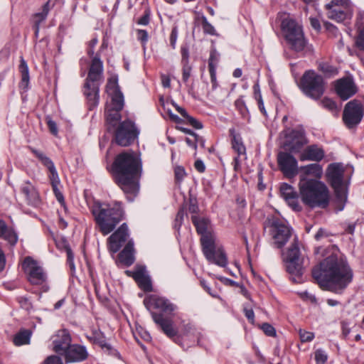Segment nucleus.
<instances>
[{
  "instance_id": "nucleus-1",
  "label": "nucleus",
  "mask_w": 364,
  "mask_h": 364,
  "mask_svg": "<svg viewBox=\"0 0 364 364\" xmlns=\"http://www.w3.org/2000/svg\"><path fill=\"white\" fill-rule=\"evenodd\" d=\"M312 276L322 289L341 294L352 282L353 272L346 259L333 255L313 269Z\"/></svg>"
},
{
  "instance_id": "nucleus-2",
  "label": "nucleus",
  "mask_w": 364,
  "mask_h": 364,
  "mask_svg": "<svg viewBox=\"0 0 364 364\" xmlns=\"http://www.w3.org/2000/svg\"><path fill=\"white\" fill-rule=\"evenodd\" d=\"M141 159L133 151H122L116 156L112 165L115 183L129 200V195L135 196L139 191V181L141 175Z\"/></svg>"
},
{
  "instance_id": "nucleus-3",
  "label": "nucleus",
  "mask_w": 364,
  "mask_h": 364,
  "mask_svg": "<svg viewBox=\"0 0 364 364\" xmlns=\"http://www.w3.org/2000/svg\"><path fill=\"white\" fill-rule=\"evenodd\" d=\"M96 228L103 235L111 233L117 225L124 219L125 213L121 202L112 204L95 201L91 208Z\"/></svg>"
},
{
  "instance_id": "nucleus-4",
  "label": "nucleus",
  "mask_w": 364,
  "mask_h": 364,
  "mask_svg": "<svg viewBox=\"0 0 364 364\" xmlns=\"http://www.w3.org/2000/svg\"><path fill=\"white\" fill-rule=\"evenodd\" d=\"M299 196L302 203L311 209L327 208L330 202L326 185L316 179L301 177L299 183Z\"/></svg>"
},
{
  "instance_id": "nucleus-5",
  "label": "nucleus",
  "mask_w": 364,
  "mask_h": 364,
  "mask_svg": "<svg viewBox=\"0 0 364 364\" xmlns=\"http://www.w3.org/2000/svg\"><path fill=\"white\" fill-rule=\"evenodd\" d=\"M191 220L197 232L201 235L200 243L205 258L218 266L225 267L228 263L226 255L223 250L215 249V237L212 232L208 231L209 220L196 215H192Z\"/></svg>"
},
{
  "instance_id": "nucleus-6",
  "label": "nucleus",
  "mask_w": 364,
  "mask_h": 364,
  "mask_svg": "<svg viewBox=\"0 0 364 364\" xmlns=\"http://www.w3.org/2000/svg\"><path fill=\"white\" fill-rule=\"evenodd\" d=\"M103 62L99 54H96L91 60L87 76L83 86V93L85 95L89 109L97 107L100 100V86L104 81Z\"/></svg>"
},
{
  "instance_id": "nucleus-7",
  "label": "nucleus",
  "mask_w": 364,
  "mask_h": 364,
  "mask_svg": "<svg viewBox=\"0 0 364 364\" xmlns=\"http://www.w3.org/2000/svg\"><path fill=\"white\" fill-rule=\"evenodd\" d=\"M281 28L289 50L304 56L312 51V46L305 37L303 28L295 20L285 18L281 23Z\"/></svg>"
},
{
  "instance_id": "nucleus-8",
  "label": "nucleus",
  "mask_w": 364,
  "mask_h": 364,
  "mask_svg": "<svg viewBox=\"0 0 364 364\" xmlns=\"http://www.w3.org/2000/svg\"><path fill=\"white\" fill-rule=\"evenodd\" d=\"M326 178L333 188L338 210H342L347 201V188L343 181L344 168L341 164L333 163L328 165Z\"/></svg>"
},
{
  "instance_id": "nucleus-9",
  "label": "nucleus",
  "mask_w": 364,
  "mask_h": 364,
  "mask_svg": "<svg viewBox=\"0 0 364 364\" xmlns=\"http://www.w3.org/2000/svg\"><path fill=\"white\" fill-rule=\"evenodd\" d=\"M299 87L308 97L317 100L321 98L325 91V82L322 76L315 71L309 70L302 75Z\"/></svg>"
},
{
  "instance_id": "nucleus-10",
  "label": "nucleus",
  "mask_w": 364,
  "mask_h": 364,
  "mask_svg": "<svg viewBox=\"0 0 364 364\" xmlns=\"http://www.w3.org/2000/svg\"><path fill=\"white\" fill-rule=\"evenodd\" d=\"M114 142L120 146H129L138 139L139 130L130 119L119 122L116 127L112 129Z\"/></svg>"
},
{
  "instance_id": "nucleus-11",
  "label": "nucleus",
  "mask_w": 364,
  "mask_h": 364,
  "mask_svg": "<svg viewBox=\"0 0 364 364\" xmlns=\"http://www.w3.org/2000/svg\"><path fill=\"white\" fill-rule=\"evenodd\" d=\"M284 261L287 271L292 276L293 282H299L303 274V267L297 240L295 239L288 249Z\"/></svg>"
},
{
  "instance_id": "nucleus-12",
  "label": "nucleus",
  "mask_w": 364,
  "mask_h": 364,
  "mask_svg": "<svg viewBox=\"0 0 364 364\" xmlns=\"http://www.w3.org/2000/svg\"><path fill=\"white\" fill-rule=\"evenodd\" d=\"M328 18L337 22L350 19L353 14L352 6L349 0H331L326 5Z\"/></svg>"
},
{
  "instance_id": "nucleus-13",
  "label": "nucleus",
  "mask_w": 364,
  "mask_h": 364,
  "mask_svg": "<svg viewBox=\"0 0 364 364\" xmlns=\"http://www.w3.org/2000/svg\"><path fill=\"white\" fill-rule=\"evenodd\" d=\"M364 109L362 102L358 100L348 102L344 107L343 120L348 129L356 127L362 120Z\"/></svg>"
},
{
  "instance_id": "nucleus-14",
  "label": "nucleus",
  "mask_w": 364,
  "mask_h": 364,
  "mask_svg": "<svg viewBox=\"0 0 364 364\" xmlns=\"http://www.w3.org/2000/svg\"><path fill=\"white\" fill-rule=\"evenodd\" d=\"M308 144L305 132L301 129H289L284 134V149L290 153H299Z\"/></svg>"
},
{
  "instance_id": "nucleus-15",
  "label": "nucleus",
  "mask_w": 364,
  "mask_h": 364,
  "mask_svg": "<svg viewBox=\"0 0 364 364\" xmlns=\"http://www.w3.org/2000/svg\"><path fill=\"white\" fill-rule=\"evenodd\" d=\"M22 267L28 274V280L32 284L39 285L46 282V274L43 269L31 257L24 259Z\"/></svg>"
},
{
  "instance_id": "nucleus-16",
  "label": "nucleus",
  "mask_w": 364,
  "mask_h": 364,
  "mask_svg": "<svg viewBox=\"0 0 364 364\" xmlns=\"http://www.w3.org/2000/svg\"><path fill=\"white\" fill-rule=\"evenodd\" d=\"M274 243L278 248H282L291 237L290 228L279 218H273L270 221Z\"/></svg>"
},
{
  "instance_id": "nucleus-17",
  "label": "nucleus",
  "mask_w": 364,
  "mask_h": 364,
  "mask_svg": "<svg viewBox=\"0 0 364 364\" xmlns=\"http://www.w3.org/2000/svg\"><path fill=\"white\" fill-rule=\"evenodd\" d=\"M129 237L128 227L122 223L108 238L107 248L112 254L117 253Z\"/></svg>"
},
{
  "instance_id": "nucleus-18",
  "label": "nucleus",
  "mask_w": 364,
  "mask_h": 364,
  "mask_svg": "<svg viewBox=\"0 0 364 364\" xmlns=\"http://www.w3.org/2000/svg\"><path fill=\"white\" fill-rule=\"evenodd\" d=\"M277 161L280 170L287 178H293L297 174V161L295 157L289 153H279L277 156Z\"/></svg>"
},
{
  "instance_id": "nucleus-19",
  "label": "nucleus",
  "mask_w": 364,
  "mask_h": 364,
  "mask_svg": "<svg viewBox=\"0 0 364 364\" xmlns=\"http://www.w3.org/2000/svg\"><path fill=\"white\" fill-rule=\"evenodd\" d=\"M279 191L281 196L293 210L299 212L302 210L299 202V195L293 186L288 183H283L280 186Z\"/></svg>"
},
{
  "instance_id": "nucleus-20",
  "label": "nucleus",
  "mask_w": 364,
  "mask_h": 364,
  "mask_svg": "<svg viewBox=\"0 0 364 364\" xmlns=\"http://www.w3.org/2000/svg\"><path fill=\"white\" fill-rule=\"evenodd\" d=\"M151 316L154 321L160 326L163 332L173 341L177 343L178 337H177L178 331L173 327V321L167 318H164L161 314L151 312Z\"/></svg>"
},
{
  "instance_id": "nucleus-21",
  "label": "nucleus",
  "mask_w": 364,
  "mask_h": 364,
  "mask_svg": "<svg viewBox=\"0 0 364 364\" xmlns=\"http://www.w3.org/2000/svg\"><path fill=\"white\" fill-rule=\"evenodd\" d=\"M134 247L132 240H128L124 249L119 253L116 264L119 267H128L134 264Z\"/></svg>"
},
{
  "instance_id": "nucleus-22",
  "label": "nucleus",
  "mask_w": 364,
  "mask_h": 364,
  "mask_svg": "<svg viewBox=\"0 0 364 364\" xmlns=\"http://www.w3.org/2000/svg\"><path fill=\"white\" fill-rule=\"evenodd\" d=\"M144 304L148 309H160L166 313H171L174 311L175 306L168 299L157 296H151L144 300Z\"/></svg>"
},
{
  "instance_id": "nucleus-23",
  "label": "nucleus",
  "mask_w": 364,
  "mask_h": 364,
  "mask_svg": "<svg viewBox=\"0 0 364 364\" xmlns=\"http://www.w3.org/2000/svg\"><path fill=\"white\" fill-rule=\"evenodd\" d=\"M107 88L108 90H112L111 95V105L110 107L118 109H122L124 107V97L123 94L119 90L117 78H111L108 80Z\"/></svg>"
},
{
  "instance_id": "nucleus-24",
  "label": "nucleus",
  "mask_w": 364,
  "mask_h": 364,
  "mask_svg": "<svg viewBox=\"0 0 364 364\" xmlns=\"http://www.w3.org/2000/svg\"><path fill=\"white\" fill-rule=\"evenodd\" d=\"M21 193L24 196L28 205L38 207L41 204L39 193L30 181H26L21 185Z\"/></svg>"
},
{
  "instance_id": "nucleus-25",
  "label": "nucleus",
  "mask_w": 364,
  "mask_h": 364,
  "mask_svg": "<svg viewBox=\"0 0 364 364\" xmlns=\"http://www.w3.org/2000/svg\"><path fill=\"white\" fill-rule=\"evenodd\" d=\"M336 91L343 100H346L355 94L357 90L353 81L346 77L341 79L337 82Z\"/></svg>"
},
{
  "instance_id": "nucleus-26",
  "label": "nucleus",
  "mask_w": 364,
  "mask_h": 364,
  "mask_svg": "<svg viewBox=\"0 0 364 364\" xmlns=\"http://www.w3.org/2000/svg\"><path fill=\"white\" fill-rule=\"evenodd\" d=\"M64 357L67 363L81 362L87 359L88 352L84 346L73 344L67 349Z\"/></svg>"
},
{
  "instance_id": "nucleus-27",
  "label": "nucleus",
  "mask_w": 364,
  "mask_h": 364,
  "mask_svg": "<svg viewBox=\"0 0 364 364\" xmlns=\"http://www.w3.org/2000/svg\"><path fill=\"white\" fill-rule=\"evenodd\" d=\"M325 156L324 150L316 144L308 146L300 154L299 159L301 161H321Z\"/></svg>"
},
{
  "instance_id": "nucleus-28",
  "label": "nucleus",
  "mask_w": 364,
  "mask_h": 364,
  "mask_svg": "<svg viewBox=\"0 0 364 364\" xmlns=\"http://www.w3.org/2000/svg\"><path fill=\"white\" fill-rule=\"evenodd\" d=\"M70 343L71 337L70 334L65 331H62L60 334H58L57 338L53 342V350L56 353L65 356L67 349L71 346Z\"/></svg>"
},
{
  "instance_id": "nucleus-29",
  "label": "nucleus",
  "mask_w": 364,
  "mask_h": 364,
  "mask_svg": "<svg viewBox=\"0 0 364 364\" xmlns=\"http://www.w3.org/2000/svg\"><path fill=\"white\" fill-rule=\"evenodd\" d=\"M89 339L95 344L100 346L108 354L119 357V353L106 341L105 335L101 331H94Z\"/></svg>"
},
{
  "instance_id": "nucleus-30",
  "label": "nucleus",
  "mask_w": 364,
  "mask_h": 364,
  "mask_svg": "<svg viewBox=\"0 0 364 364\" xmlns=\"http://www.w3.org/2000/svg\"><path fill=\"white\" fill-rule=\"evenodd\" d=\"M134 274V281L141 289L144 291H151L152 290L151 279L146 274L145 267L136 266Z\"/></svg>"
},
{
  "instance_id": "nucleus-31",
  "label": "nucleus",
  "mask_w": 364,
  "mask_h": 364,
  "mask_svg": "<svg viewBox=\"0 0 364 364\" xmlns=\"http://www.w3.org/2000/svg\"><path fill=\"white\" fill-rule=\"evenodd\" d=\"M219 58L220 54L217 52L215 48H212L208 59V70L210 75L212 87L213 90H215L218 86L216 78V68L219 62Z\"/></svg>"
},
{
  "instance_id": "nucleus-32",
  "label": "nucleus",
  "mask_w": 364,
  "mask_h": 364,
  "mask_svg": "<svg viewBox=\"0 0 364 364\" xmlns=\"http://www.w3.org/2000/svg\"><path fill=\"white\" fill-rule=\"evenodd\" d=\"M0 238H3L11 246H14L18 241V235L15 230L7 226L6 223L0 220Z\"/></svg>"
},
{
  "instance_id": "nucleus-33",
  "label": "nucleus",
  "mask_w": 364,
  "mask_h": 364,
  "mask_svg": "<svg viewBox=\"0 0 364 364\" xmlns=\"http://www.w3.org/2000/svg\"><path fill=\"white\" fill-rule=\"evenodd\" d=\"M122 109L112 107H109L106 109L105 117L108 132H111L112 129L116 127L120 122L119 121L121 120L122 116L119 112Z\"/></svg>"
},
{
  "instance_id": "nucleus-34",
  "label": "nucleus",
  "mask_w": 364,
  "mask_h": 364,
  "mask_svg": "<svg viewBox=\"0 0 364 364\" xmlns=\"http://www.w3.org/2000/svg\"><path fill=\"white\" fill-rule=\"evenodd\" d=\"M230 136H231L232 147L238 156L246 154V148L243 144L242 138L239 134H237L234 129H230Z\"/></svg>"
},
{
  "instance_id": "nucleus-35",
  "label": "nucleus",
  "mask_w": 364,
  "mask_h": 364,
  "mask_svg": "<svg viewBox=\"0 0 364 364\" xmlns=\"http://www.w3.org/2000/svg\"><path fill=\"white\" fill-rule=\"evenodd\" d=\"M19 71L21 75V79L19 82V88L26 91L29 86L30 77L28 67L26 60L22 57L20 60Z\"/></svg>"
},
{
  "instance_id": "nucleus-36",
  "label": "nucleus",
  "mask_w": 364,
  "mask_h": 364,
  "mask_svg": "<svg viewBox=\"0 0 364 364\" xmlns=\"http://www.w3.org/2000/svg\"><path fill=\"white\" fill-rule=\"evenodd\" d=\"M31 336V331L30 330L24 329L20 331L14 338V343L16 346H22L28 344Z\"/></svg>"
},
{
  "instance_id": "nucleus-37",
  "label": "nucleus",
  "mask_w": 364,
  "mask_h": 364,
  "mask_svg": "<svg viewBox=\"0 0 364 364\" xmlns=\"http://www.w3.org/2000/svg\"><path fill=\"white\" fill-rule=\"evenodd\" d=\"M301 169L304 171L306 174L314 175L317 177H320L322 173V168L318 164H311L301 167Z\"/></svg>"
},
{
  "instance_id": "nucleus-38",
  "label": "nucleus",
  "mask_w": 364,
  "mask_h": 364,
  "mask_svg": "<svg viewBox=\"0 0 364 364\" xmlns=\"http://www.w3.org/2000/svg\"><path fill=\"white\" fill-rule=\"evenodd\" d=\"M198 20L200 21V23L203 30V32L206 34L211 36H216L217 33L215 28L208 21L207 18L202 15L200 17H198Z\"/></svg>"
},
{
  "instance_id": "nucleus-39",
  "label": "nucleus",
  "mask_w": 364,
  "mask_h": 364,
  "mask_svg": "<svg viewBox=\"0 0 364 364\" xmlns=\"http://www.w3.org/2000/svg\"><path fill=\"white\" fill-rule=\"evenodd\" d=\"M235 105L243 117L247 115L248 109L242 96L235 100Z\"/></svg>"
},
{
  "instance_id": "nucleus-40",
  "label": "nucleus",
  "mask_w": 364,
  "mask_h": 364,
  "mask_svg": "<svg viewBox=\"0 0 364 364\" xmlns=\"http://www.w3.org/2000/svg\"><path fill=\"white\" fill-rule=\"evenodd\" d=\"M318 69L319 70H321L324 74L328 76L335 75L337 74V70L334 67L328 65V63H320L318 65Z\"/></svg>"
},
{
  "instance_id": "nucleus-41",
  "label": "nucleus",
  "mask_w": 364,
  "mask_h": 364,
  "mask_svg": "<svg viewBox=\"0 0 364 364\" xmlns=\"http://www.w3.org/2000/svg\"><path fill=\"white\" fill-rule=\"evenodd\" d=\"M185 214H186L185 213V208L181 207L179 209V210L178 211L177 215L175 218V221H174V224H173V227L175 229L178 230L180 228V227L182 225Z\"/></svg>"
},
{
  "instance_id": "nucleus-42",
  "label": "nucleus",
  "mask_w": 364,
  "mask_h": 364,
  "mask_svg": "<svg viewBox=\"0 0 364 364\" xmlns=\"http://www.w3.org/2000/svg\"><path fill=\"white\" fill-rule=\"evenodd\" d=\"M327 359L328 355L324 350L318 349L315 351V360L316 364H325Z\"/></svg>"
},
{
  "instance_id": "nucleus-43",
  "label": "nucleus",
  "mask_w": 364,
  "mask_h": 364,
  "mask_svg": "<svg viewBox=\"0 0 364 364\" xmlns=\"http://www.w3.org/2000/svg\"><path fill=\"white\" fill-rule=\"evenodd\" d=\"M186 174L185 169L183 166H178L175 168L174 175L177 183H181L183 180Z\"/></svg>"
},
{
  "instance_id": "nucleus-44",
  "label": "nucleus",
  "mask_w": 364,
  "mask_h": 364,
  "mask_svg": "<svg viewBox=\"0 0 364 364\" xmlns=\"http://www.w3.org/2000/svg\"><path fill=\"white\" fill-rule=\"evenodd\" d=\"M48 171L50 173L49 178L50 180V183H51L52 187L53 186H58V185L60 184V179L58 177V172L55 169V167H54Z\"/></svg>"
},
{
  "instance_id": "nucleus-45",
  "label": "nucleus",
  "mask_w": 364,
  "mask_h": 364,
  "mask_svg": "<svg viewBox=\"0 0 364 364\" xmlns=\"http://www.w3.org/2000/svg\"><path fill=\"white\" fill-rule=\"evenodd\" d=\"M66 254H67V261L69 264V267L71 270L75 269V264H74V255L71 250V248L69 245H65V247Z\"/></svg>"
},
{
  "instance_id": "nucleus-46",
  "label": "nucleus",
  "mask_w": 364,
  "mask_h": 364,
  "mask_svg": "<svg viewBox=\"0 0 364 364\" xmlns=\"http://www.w3.org/2000/svg\"><path fill=\"white\" fill-rule=\"evenodd\" d=\"M53 191L54 192V194L56 197V199L61 204V205L64 208L65 210H67V208L65 206V199L63 193L59 190L58 186H53Z\"/></svg>"
},
{
  "instance_id": "nucleus-47",
  "label": "nucleus",
  "mask_w": 364,
  "mask_h": 364,
  "mask_svg": "<svg viewBox=\"0 0 364 364\" xmlns=\"http://www.w3.org/2000/svg\"><path fill=\"white\" fill-rule=\"evenodd\" d=\"M261 328L262 329L264 333L268 336L274 337L276 336L275 328L268 323H263L262 325Z\"/></svg>"
},
{
  "instance_id": "nucleus-48",
  "label": "nucleus",
  "mask_w": 364,
  "mask_h": 364,
  "mask_svg": "<svg viewBox=\"0 0 364 364\" xmlns=\"http://www.w3.org/2000/svg\"><path fill=\"white\" fill-rule=\"evenodd\" d=\"M321 104L322 105V106L323 107H325L331 111H333L336 109V104L335 103L334 101H333L332 100H331L329 98H326V97L323 98L321 101Z\"/></svg>"
},
{
  "instance_id": "nucleus-49",
  "label": "nucleus",
  "mask_w": 364,
  "mask_h": 364,
  "mask_svg": "<svg viewBox=\"0 0 364 364\" xmlns=\"http://www.w3.org/2000/svg\"><path fill=\"white\" fill-rule=\"evenodd\" d=\"M18 301L22 309L26 311L32 309V304L28 298L20 296L18 298Z\"/></svg>"
},
{
  "instance_id": "nucleus-50",
  "label": "nucleus",
  "mask_w": 364,
  "mask_h": 364,
  "mask_svg": "<svg viewBox=\"0 0 364 364\" xmlns=\"http://www.w3.org/2000/svg\"><path fill=\"white\" fill-rule=\"evenodd\" d=\"M184 118L188 121V123L191 125L193 128L200 129L203 128V124L200 122L198 121L196 118L190 116H185Z\"/></svg>"
},
{
  "instance_id": "nucleus-51",
  "label": "nucleus",
  "mask_w": 364,
  "mask_h": 364,
  "mask_svg": "<svg viewBox=\"0 0 364 364\" xmlns=\"http://www.w3.org/2000/svg\"><path fill=\"white\" fill-rule=\"evenodd\" d=\"M183 65V75L182 79L184 82H187L191 76L192 68L189 63H182Z\"/></svg>"
},
{
  "instance_id": "nucleus-52",
  "label": "nucleus",
  "mask_w": 364,
  "mask_h": 364,
  "mask_svg": "<svg viewBox=\"0 0 364 364\" xmlns=\"http://www.w3.org/2000/svg\"><path fill=\"white\" fill-rule=\"evenodd\" d=\"M299 336L302 342L311 341L314 338V334L311 332L300 331Z\"/></svg>"
},
{
  "instance_id": "nucleus-53",
  "label": "nucleus",
  "mask_w": 364,
  "mask_h": 364,
  "mask_svg": "<svg viewBox=\"0 0 364 364\" xmlns=\"http://www.w3.org/2000/svg\"><path fill=\"white\" fill-rule=\"evenodd\" d=\"M188 210L191 213H197L199 210L196 198L191 197L189 198Z\"/></svg>"
},
{
  "instance_id": "nucleus-54",
  "label": "nucleus",
  "mask_w": 364,
  "mask_h": 364,
  "mask_svg": "<svg viewBox=\"0 0 364 364\" xmlns=\"http://www.w3.org/2000/svg\"><path fill=\"white\" fill-rule=\"evenodd\" d=\"M181 63H189V49L188 46H184L181 48Z\"/></svg>"
},
{
  "instance_id": "nucleus-55",
  "label": "nucleus",
  "mask_w": 364,
  "mask_h": 364,
  "mask_svg": "<svg viewBox=\"0 0 364 364\" xmlns=\"http://www.w3.org/2000/svg\"><path fill=\"white\" fill-rule=\"evenodd\" d=\"M44 364H63L61 358L57 355H50L45 360Z\"/></svg>"
},
{
  "instance_id": "nucleus-56",
  "label": "nucleus",
  "mask_w": 364,
  "mask_h": 364,
  "mask_svg": "<svg viewBox=\"0 0 364 364\" xmlns=\"http://www.w3.org/2000/svg\"><path fill=\"white\" fill-rule=\"evenodd\" d=\"M47 124L50 133L55 136L58 134V127L56 123L52 120L50 118L48 119Z\"/></svg>"
},
{
  "instance_id": "nucleus-57",
  "label": "nucleus",
  "mask_w": 364,
  "mask_h": 364,
  "mask_svg": "<svg viewBox=\"0 0 364 364\" xmlns=\"http://www.w3.org/2000/svg\"><path fill=\"white\" fill-rule=\"evenodd\" d=\"M148 33L145 30H138L137 31V38L142 43H145L148 41Z\"/></svg>"
},
{
  "instance_id": "nucleus-58",
  "label": "nucleus",
  "mask_w": 364,
  "mask_h": 364,
  "mask_svg": "<svg viewBox=\"0 0 364 364\" xmlns=\"http://www.w3.org/2000/svg\"><path fill=\"white\" fill-rule=\"evenodd\" d=\"M98 42V40L97 38H92L90 43H89V47L90 48L88 49L87 50V55L90 56V57H94V54H95V51H94V48L95 46L97 45Z\"/></svg>"
},
{
  "instance_id": "nucleus-59",
  "label": "nucleus",
  "mask_w": 364,
  "mask_h": 364,
  "mask_svg": "<svg viewBox=\"0 0 364 364\" xmlns=\"http://www.w3.org/2000/svg\"><path fill=\"white\" fill-rule=\"evenodd\" d=\"M149 23V12L148 11H146L144 14L140 17L137 23L143 26H146Z\"/></svg>"
},
{
  "instance_id": "nucleus-60",
  "label": "nucleus",
  "mask_w": 364,
  "mask_h": 364,
  "mask_svg": "<svg viewBox=\"0 0 364 364\" xmlns=\"http://www.w3.org/2000/svg\"><path fill=\"white\" fill-rule=\"evenodd\" d=\"M243 311L245 313V316L246 318L251 322L253 323L255 320V313L252 309H248L247 307H244Z\"/></svg>"
},
{
  "instance_id": "nucleus-61",
  "label": "nucleus",
  "mask_w": 364,
  "mask_h": 364,
  "mask_svg": "<svg viewBox=\"0 0 364 364\" xmlns=\"http://www.w3.org/2000/svg\"><path fill=\"white\" fill-rule=\"evenodd\" d=\"M196 331L195 328L190 323L185 324L183 328V334L184 336H189L190 334H193Z\"/></svg>"
},
{
  "instance_id": "nucleus-62",
  "label": "nucleus",
  "mask_w": 364,
  "mask_h": 364,
  "mask_svg": "<svg viewBox=\"0 0 364 364\" xmlns=\"http://www.w3.org/2000/svg\"><path fill=\"white\" fill-rule=\"evenodd\" d=\"M328 236L329 234L327 232L326 230L320 228L315 235V239L318 241L321 240L322 238L328 237Z\"/></svg>"
},
{
  "instance_id": "nucleus-63",
  "label": "nucleus",
  "mask_w": 364,
  "mask_h": 364,
  "mask_svg": "<svg viewBox=\"0 0 364 364\" xmlns=\"http://www.w3.org/2000/svg\"><path fill=\"white\" fill-rule=\"evenodd\" d=\"M195 168L199 172V173H203L205 170V166L202 160L198 159L195 161L194 164Z\"/></svg>"
},
{
  "instance_id": "nucleus-64",
  "label": "nucleus",
  "mask_w": 364,
  "mask_h": 364,
  "mask_svg": "<svg viewBox=\"0 0 364 364\" xmlns=\"http://www.w3.org/2000/svg\"><path fill=\"white\" fill-rule=\"evenodd\" d=\"M357 46L362 50H364V28L360 31L356 41Z\"/></svg>"
}]
</instances>
